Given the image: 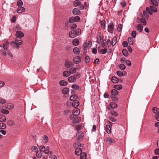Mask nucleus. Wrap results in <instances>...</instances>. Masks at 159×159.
<instances>
[{
	"label": "nucleus",
	"instance_id": "cd10ccee",
	"mask_svg": "<svg viewBox=\"0 0 159 159\" xmlns=\"http://www.w3.org/2000/svg\"><path fill=\"white\" fill-rule=\"evenodd\" d=\"M143 26L141 24H139L137 26V29L139 32H141L143 30Z\"/></svg>",
	"mask_w": 159,
	"mask_h": 159
},
{
	"label": "nucleus",
	"instance_id": "473e14b6",
	"mask_svg": "<svg viewBox=\"0 0 159 159\" xmlns=\"http://www.w3.org/2000/svg\"><path fill=\"white\" fill-rule=\"evenodd\" d=\"M59 84L62 86H64L66 85L68 83L65 80H61L59 82Z\"/></svg>",
	"mask_w": 159,
	"mask_h": 159
},
{
	"label": "nucleus",
	"instance_id": "e433bc0d",
	"mask_svg": "<svg viewBox=\"0 0 159 159\" xmlns=\"http://www.w3.org/2000/svg\"><path fill=\"white\" fill-rule=\"evenodd\" d=\"M150 8L151 10L154 12L155 13L157 11V9L154 6L153 7L151 6L150 7Z\"/></svg>",
	"mask_w": 159,
	"mask_h": 159
},
{
	"label": "nucleus",
	"instance_id": "2f4dec72",
	"mask_svg": "<svg viewBox=\"0 0 159 159\" xmlns=\"http://www.w3.org/2000/svg\"><path fill=\"white\" fill-rule=\"evenodd\" d=\"M81 2L79 0H75L74 1L73 4L75 7H77L80 5Z\"/></svg>",
	"mask_w": 159,
	"mask_h": 159
},
{
	"label": "nucleus",
	"instance_id": "8fccbe9b",
	"mask_svg": "<svg viewBox=\"0 0 159 159\" xmlns=\"http://www.w3.org/2000/svg\"><path fill=\"white\" fill-rule=\"evenodd\" d=\"M6 127V125L3 123H0V129H4Z\"/></svg>",
	"mask_w": 159,
	"mask_h": 159
},
{
	"label": "nucleus",
	"instance_id": "6ab92c4d",
	"mask_svg": "<svg viewBox=\"0 0 159 159\" xmlns=\"http://www.w3.org/2000/svg\"><path fill=\"white\" fill-rule=\"evenodd\" d=\"M79 105V102L77 100H75L72 103V106L75 107H77Z\"/></svg>",
	"mask_w": 159,
	"mask_h": 159
},
{
	"label": "nucleus",
	"instance_id": "412c9836",
	"mask_svg": "<svg viewBox=\"0 0 159 159\" xmlns=\"http://www.w3.org/2000/svg\"><path fill=\"white\" fill-rule=\"evenodd\" d=\"M6 117L5 116L2 115H0V121L4 122L6 121Z\"/></svg>",
	"mask_w": 159,
	"mask_h": 159
},
{
	"label": "nucleus",
	"instance_id": "f3484780",
	"mask_svg": "<svg viewBox=\"0 0 159 159\" xmlns=\"http://www.w3.org/2000/svg\"><path fill=\"white\" fill-rule=\"evenodd\" d=\"M137 22L139 23L142 24L143 25H146L147 22L143 18H141L140 20V21H138V19L137 20Z\"/></svg>",
	"mask_w": 159,
	"mask_h": 159
},
{
	"label": "nucleus",
	"instance_id": "338daca9",
	"mask_svg": "<svg viewBox=\"0 0 159 159\" xmlns=\"http://www.w3.org/2000/svg\"><path fill=\"white\" fill-rule=\"evenodd\" d=\"M123 46L124 47H126L128 46V43L126 41H124L122 43Z\"/></svg>",
	"mask_w": 159,
	"mask_h": 159
},
{
	"label": "nucleus",
	"instance_id": "79ce46f5",
	"mask_svg": "<svg viewBox=\"0 0 159 159\" xmlns=\"http://www.w3.org/2000/svg\"><path fill=\"white\" fill-rule=\"evenodd\" d=\"M1 112L2 113L5 114H7L9 113V111H8L4 109H2L1 110Z\"/></svg>",
	"mask_w": 159,
	"mask_h": 159
},
{
	"label": "nucleus",
	"instance_id": "2eb2a0df",
	"mask_svg": "<svg viewBox=\"0 0 159 159\" xmlns=\"http://www.w3.org/2000/svg\"><path fill=\"white\" fill-rule=\"evenodd\" d=\"M25 11V9L24 7H18L17 10V12L18 13H21Z\"/></svg>",
	"mask_w": 159,
	"mask_h": 159
},
{
	"label": "nucleus",
	"instance_id": "49530a36",
	"mask_svg": "<svg viewBox=\"0 0 159 159\" xmlns=\"http://www.w3.org/2000/svg\"><path fill=\"white\" fill-rule=\"evenodd\" d=\"M82 128V125L80 124L78 125H76L75 126V128L77 131H79Z\"/></svg>",
	"mask_w": 159,
	"mask_h": 159
},
{
	"label": "nucleus",
	"instance_id": "c85d7f7f",
	"mask_svg": "<svg viewBox=\"0 0 159 159\" xmlns=\"http://www.w3.org/2000/svg\"><path fill=\"white\" fill-rule=\"evenodd\" d=\"M111 94L113 95H117L118 94V92L115 89H113L111 91Z\"/></svg>",
	"mask_w": 159,
	"mask_h": 159
},
{
	"label": "nucleus",
	"instance_id": "5fc2aeb1",
	"mask_svg": "<svg viewBox=\"0 0 159 159\" xmlns=\"http://www.w3.org/2000/svg\"><path fill=\"white\" fill-rule=\"evenodd\" d=\"M85 60V62L86 63H89L90 62V58L88 56H86Z\"/></svg>",
	"mask_w": 159,
	"mask_h": 159
},
{
	"label": "nucleus",
	"instance_id": "423d86ee",
	"mask_svg": "<svg viewBox=\"0 0 159 159\" xmlns=\"http://www.w3.org/2000/svg\"><path fill=\"white\" fill-rule=\"evenodd\" d=\"M74 15H80L81 14V13L80 10L77 8H74L72 11Z\"/></svg>",
	"mask_w": 159,
	"mask_h": 159
},
{
	"label": "nucleus",
	"instance_id": "4468645a",
	"mask_svg": "<svg viewBox=\"0 0 159 159\" xmlns=\"http://www.w3.org/2000/svg\"><path fill=\"white\" fill-rule=\"evenodd\" d=\"M149 3L154 7H157L158 5L157 2L155 0H150L149 1Z\"/></svg>",
	"mask_w": 159,
	"mask_h": 159
},
{
	"label": "nucleus",
	"instance_id": "dca6fc26",
	"mask_svg": "<svg viewBox=\"0 0 159 159\" xmlns=\"http://www.w3.org/2000/svg\"><path fill=\"white\" fill-rule=\"evenodd\" d=\"M82 150L80 148H78L75 149V153L76 155L79 156L82 153Z\"/></svg>",
	"mask_w": 159,
	"mask_h": 159
},
{
	"label": "nucleus",
	"instance_id": "13d9d810",
	"mask_svg": "<svg viewBox=\"0 0 159 159\" xmlns=\"http://www.w3.org/2000/svg\"><path fill=\"white\" fill-rule=\"evenodd\" d=\"M123 25L121 24H119L118 26L117 30L118 31H120L122 28Z\"/></svg>",
	"mask_w": 159,
	"mask_h": 159
},
{
	"label": "nucleus",
	"instance_id": "6e6d98bb",
	"mask_svg": "<svg viewBox=\"0 0 159 159\" xmlns=\"http://www.w3.org/2000/svg\"><path fill=\"white\" fill-rule=\"evenodd\" d=\"M107 52V49L106 48H104L103 49H102L100 51V52L102 54H105Z\"/></svg>",
	"mask_w": 159,
	"mask_h": 159
},
{
	"label": "nucleus",
	"instance_id": "f8f14e48",
	"mask_svg": "<svg viewBox=\"0 0 159 159\" xmlns=\"http://www.w3.org/2000/svg\"><path fill=\"white\" fill-rule=\"evenodd\" d=\"M73 64L71 61H66L65 63V66L67 68H70L72 67Z\"/></svg>",
	"mask_w": 159,
	"mask_h": 159
},
{
	"label": "nucleus",
	"instance_id": "f704fd0d",
	"mask_svg": "<svg viewBox=\"0 0 159 159\" xmlns=\"http://www.w3.org/2000/svg\"><path fill=\"white\" fill-rule=\"evenodd\" d=\"M80 155L81 159H85L87 157V154L85 152L81 153Z\"/></svg>",
	"mask_w": 159,
	"mask_h": 159
},
{
	"label": "nucleus",
	"instance_id": "0e129e2a",
	"mask_svg": "<svg viewBox=\"0 0 159 159\" xmlns=\"http://www.w3.org/2000/svg\"><path fill=\"white\" fill-rule=\"evenodd\" d=\"M49 148L48 146H47L46 147V150L44 152V153L45 154H48L49 153Z\"/></svg>",
	"mask_w": 159,
	"mask_h": 159
},
{
	"label": "nucleus",
	"instance_id": "39448f33",
	"mask_svg": "<svg viewBox=\"0 0 159 159\" xmlns=\"http://www.w3.org/2000/svg\"><path fill=\"white\" fill-rule=\"evenodd\" d=\"M114 25L112 23H110L108 26V31L111 33H112L114 30Z\"/></svg>",
	"mask_w": 159,
	"mask_h": 159
},
{
	"label": "nucleus",
	"instance_id": "c756f323",
	"mask_svg": "<svg viewBox=\"0 0 159 159\" xmlns=\"http://www.w3.org/2000/svg\"><path fill=\"white\" fill-rule=\"evenodd\" d=\"M119 80L115 76H113L111 78V81L114 83H116L118 82Z\"/></svg>",
	"mask_w": 159,
	"mask_h": 159
},
{
	"label": "nucleus",
	"instance_id": "f03ea898",
	"mask_svg": "<svg viewBox=\"0 0 159 159\" xmlns=\"http://www.w3.org/2000/svg\"><path fill=\"white\" fill-rule=\"evenodd\" d=\"M80 74L78 73H76L73 75L69 77L68 78V80L70 82H75L77 79L80 77Z\"/></svg>",
	"mask_w": 159,
	"mask_h": 159
},
{
	"label": "nucleus",
	"instance_id": "a878e982",
	"mask_svg": "<svg viewBox=\"0 0 159 159\" xmlns=\"http://www.w3.org/2000/svg\"><path fill=\"white\" fill-rule=\"evenodd\" d=\"M106 130L107 133L108 134H110L111 133V129L110 126L109 125H107L106 127Z\"/></svg>",
	"mask_w": 159,
	"mask_h": 159
},
{
	"label": "nucleus",
	"instance_id": "37998d69",
	"mask_svg": "<svg viewBox=\"0 0 159 159\" xmlns=\"http://www.w3.org/2000/svg\"><path fill=\"white\" fill-rule=\"evenodd\" d=\"M23 4L22 1L21 0H19L17 2V5L19 7H21Z\"/></svg>",
	"mask_w": 159,
	"mask_h": 159
},
{
	"label": "nucleus",
	"instance_id": "ddd939ff",
	"mask_svg": "<svg viewBox=\"0 0 159 159\" xmlns=\"http://www.w3.org/2000/svg\"><path fill=\"white\" fill-rule=\"evenodd\" d=\"M5 107L9 110H11L14 108V105L11 103L6 104L5 106Z\"/></svg>",
	"mask_w": 159,
	"mask_h": 159
},
{
	"label": "nucleus",
	"instance_id": "5701e85b",
	"mask_svg": "<svg viewBox=\"0 0 159 159\" xmlns=\"http://www.w3.org/2000/svg\"><path fill=\"white\" fill-rule=\"evenodd\" d=\"M70 75L69 71H65L63 73V75L64 77H68Z\"/></svg>",
	"mask_w": 159,
	"mask_h": 159
},
{
	"label": "nucleus",
	"instance_id": "c9c22d12",
	"mask_svg": "<svg viewBox=\"0 0 159 159\" xmlns=\"http://www.w3.org/2000/svg\"><path fill=\"white\" fill-rule=\"evenodd\" d=\"M122 52L123 55L125 57H127L128 56V53L126 49H123Z\"/></svg>",
	"mask_w": 159,
	"mask_h": 159
},
{
	"label": "nucleus",
	"instance_id": "a19ab883",
	"mask_svg": "<svg viewBox=\"0 0 159 159\" xmlns=\"http://www.w3.org/2000/svg\"><path fill=\"white\" fill-rule=\"evenodd\" d=\"M114 88L117 90H120L122 88V86L120 85H116L114 86Z\"/></svg>",
	"mask_w": 159,
	"mask_h": 159
},
{
	"label": "nucleus",
	"instance_id": "a211bd4d",
	"mask_svg": "<svg viewBox=\"0 0 159 159\" xmlns=\"http://www.w3.org/2000/svg\"><path fill=\"white\" fill-rule=\"evenodd\" d=\"M73 52L76 55H79L80 53V50L77 47H75L73 49Z\"/></svg>",
	"mask_w": 159,
	"mask_h": 159
},
{
	"label": "nucleus",
	"instance_id": "3c124183",
	"mask_svg": "<svg viewBox=\"0 0 159 159\" xmlns=\"http://www.w3.org/2000/svg\"><path fill=\"white\" fill-rule=\"evenodd\" d=\"M119 68L121 70H124L125 68V65L122 64H120L119 66Z\"/></svg>",
	"mask_w": 159,
	"mask_h": 159
},
{
	"label": "nucleus",
	"instance_id": "393cba45",
	"mask_svg": "<svg viewBox=\"0 0 159 159\" xmlns=\"http://www.w3.org/2000/svg\"><path fill=\"white\" fill-rule=\"evenodd\" d=\"M48 137L46 135H44L43 137L42 141L44 143H47L48 141Z\"/></svg>",
	"mask_w": 159,
	"mask_h": 159
},
{
	"label": "nucleus",
	"instance_id": "4d7b16f0",
	"mask_svg": "<svg viewBox=\"0 0 159 159\" xmlns=\"http://www.w3.org/2000/svg\"><path fill=\"white\" fill-rule=\"evenodd\" d=\"M116 74L117 75L120 77L122 76L123 75V73L120 71H118L116 72Z\"/></svg>",
	"mask_w": 159,
	"mask_h": 159
},
{
	"label": "nucleus",
	"instance_id": "9b49d317",
	"mask_svg": "<svg viewBox=\"0 0 159 159\" xmlns=\"http://www.w3.org/2000/svg\"><path fill=\"white\" fill-rule=\"evenodd\" d=\"M80 113V110L78 108H75L73 111V116H77Z\"/></svg>",
	"mask_w": 159,
	"mask_h": 159
},
{
	"label": "nucleus",
	"instance_id": "c03bdc74",
	"mask_svg": "<svg viewBox=\"0 0 159 159\" xmlns=\"http://www.w3.org/2000/svg\"><path fill=\"white\" fill-rule=\"evenodd\" d=\"M110 113L112 115L116 117H117L118 116V114L114 111H110Z\"/></svg>",
	"mask_w": 159,
	"mask_h": 159
},
{
	"label": "nucleus",
	"instance_id": "f257e3e1",
	"mask_svg": "<svg viewBox=\"0 0 159 159\" xmlns=\"http://www.w3.org/2000/svg\"><path fill=\"white\" fill-rule=\"evenodd\" d=\"M22 44V41L21 39L20 38H16L15 39V41H12L11 42V44H13V47L17 48L19 49L20 48V45H21Z\"/></svg>",
	"mask_w": 159,
	"mask_h": 159
},
{
	"label": "nucleus",
	"instance_id": "58836bf2",
	"mask_svg": "<svg viewBox=\"0 0 159 159\" xmlns=\"http://www.w3.org/2000/svg\"><path fill=\"white\" fill-rule=\"evenodd\" d=\"M128 41L130 45H133V39L131 37L128 38Z\"/></svg>",
	"mask_w": 159,
	"mask_h": 159
},
{
	"label": "nucleus",
	"instance_id": "864d4df0",
	"mask_svg": "<svg viewBox=\"0 0 159 159\" xmlns=\"http://www.w3.org/2000/svg\"><path fill=\"white\" fill-rule=\"evenodd\" d=\"M14 124L15 123L13 121L9 120L7 121V124L10 126H13Z\"/></svg>",
	"mask_w": 159,
	"mask_h": 159
},
{
	"label": "nucleus",
	"instance_id": "0eeeda50",
	"mask_svg": "<svg viewBox=\"0 0 159 159\" xmlns=\"http://www.w3.org/2000/svg\"><path fill=\"white\" fill-rule=\"evenodd\" d=\"M69 35L71 38H74L77 36L75 31L73 30H71L69 32Z\"/></svg>",
	"mask_w": 159,
	"mask_h": 159
},
{
	"label": "nucleus",
	"instance_id": "9d476101",
	"mask_svg": "<svg viewBox=\"0 0 159 159\" xmlns=\"http://www.w3.org/2000/svg\"><path fill=\"white\" fill-rule=\"evenodd\" d=\"M16 35L17 37V38H20L21 39L22 37L24 36V34L21 31H17L16 32Z\"/></svg>",
	"mask_w": 159,
	"mask_h": 159
},
{
	"label": "nucleus",
	"instance_id": "774afa93",
	"mask_svg": "<svg viewBox=\"0 0 159 159\" xmlns=\"http://www.w3.org/2000/svg\"><path fill=\"white\" fill-rule=\"evenodd\" d=\"M101 27L103 29L105 28V21H102L101 22Z\"/></svg>",
	"mask_w": 159,
	"mask_h": 159
},
{
	"label": "nucleus",
	"instance_id": "b1692460",
	"mask_svg": "<svg viewBox=\"0 0 159 159\" xmlns=\"http://www.w3.org/2000/svg\"><path fill=\"white\" fill-rule=\"evenodd\" d=\"M78 98L77 95L76 94H74L71 95L70 98V100L73 101L76 100Z\"/></svg>",
	"mask_w": 159,
	"mask_h": 159
},
{
	"label": "nucleus",
	"instance_id": "ea45409f",
	"mask_svg": "<svg viewBox=\"0 0 159 159\" xmlns=\"http://www.w3.org/2000/svg\"><path fill=\"white\" fill-rule=\"evenodd\" d=\"M69 91V89L68 88H65L62 90V92L64 94H67Z\"/></svg>",
	"mask_w": 159,
	"mask_h": 159
},
{
	"label": "nucleus",
	"instance_id": "1a4fd4ad",
	"mask_svg": "<svg viewBox=\"0 0 159 159\" xmlns=\"http://www.w3.org/2000/svg\"><path fill=\"white\" fill-rule=\"evenodd\" d=\"M83 136L84 134L81 132H79L76 134V137L77 139H80L83 137Z\"/></svg>",
	"mask_w": 159,
	"mask_h": 159
},
{
	"label": "nucleus",
	"instance_id": "a18cd8bd",
	"mask_svg": "<svg viewBox=\"0 0 159 159\" xmlns=\"http://www.w3.org/2000/svg\"><path fill=\"white\" fill-rule=\"evenodd\" d=\"M146 10L147 12H148L150 15H152V14H153L152 11L150 9V8H149L148 7H147L146 8Z\"/></svg>",
	"mask_w": 159,
	"mask_h": 159
},
{
	"label": "nucleus",
	"instance_id": "aec40b11",
	"mask_svg": "<svg viewBox=\"0 0 159 159\" xmlns=\"http://www.w3.org/2000/svg\"><path fill=\"white\" fill-rule=\"evenodd\" d=\"M103 40L102 35L100 34L98 36L97 42L98 43L100 44Z\"/></svg>",
	"mask_w": 159,
	"mask_h": 159
},
{
	"label": "nucleus",
	"instance_id": "4be33fe9",
	"mask_svg": "<svg viewBox=\"0 0 159 159\" xmlns=\"http://www.w3.org/2000/svg\"><path fill=\"white\" fill-rule=\"evenodd\" d=\"M73 44L74 46H77L79 44V41L78 39H74L72 41Z\"/></svg>",
	"mask_w": 159,
	"mask_h": 159
},
{
	"label": "nucleus",
	"instance_id": "680f3d73",
	"mask_svg": "<svg viewBox=\"0 0 159 159\" xmlns=\"http://www.w3.org/2000/svg\"><path fill=\"white\" fill-rule=\"evenodd\" d=\"M71 87L73 89L77 90L79 89V86L78 85H73Z\"/></svg>",
	"mask_w": 159,
	"mask_h": 159
},
{
	"label": "nucleus",
	"instance_id": "7ed1b4c3",
	"mask_svg": "<svg viewBox=\"0 0 159 159\" xmlns=\"http://www.w3.org/2000/svg\"><path fill=\"white\" fill-rule=\"evenodd\" d=\"M70 118L71 119H74L71 123V125L72 126H74L76 123H79L81 121V118L79 116L74 118L73 116H70Z\"/></svg>",
	"mask_w": 159,
	"mask_h": 159
},
{
	"label": "nucleus",
	"instance_id": "72a5a7b5",
	"mask_svg": "<svg viewBox=\"0 0 159 159\" xmlns=\"http://www.w3.org/2000/svg\"><path fill=\"white\" fill-rule=\"evenodd\" d=\"M77 70V69L75 67H71L69 70V72L70 74H73L75 73Z\"/></svg>",
	"mask_w": 159,
	"mask_h": 159
},
{
	"label": "nucleus",
	"instance_id": "bb28decb",
	"mask_svg": "<svg viewBox=\"0 0 159 159\" xmlns=\"http://www.w3.org/2000/svg\"><path fill=\"white\" fill-rule=\"evenodd\" d=\"M117 38L116 36H115L113 38V39L111 41V45L113 46L116 44V43Z\"/></svg>",
	"mask_w": 159,
	"mask_h": 159
},
{
	"label": "nucleus",
	"instance_id": "20e7f679",
	"mask_svg": "<svg viewBox=\"0 0 159 159\" xmlns=\"http://www.w3.org/2000/svg\"><path fill=\"white\" fill-rule=\"evenodd\" d=\"M73 62L76 64L80 63L81 61V58L80 57L76 56L74 57L73 59Z\"/></svg>",
	"mask_w": 159,
	"mask_h": 159
},
{
	"label": "nucleus",
	"instance_id": "bf43d9fd",
	"mask_svg": "<svg viewBox=\"0 0 159 159\" xmlns=\"http://www.w3.org/2000/svg\"><path fill=\"white\" fill-rule=\"evenodd\" d=\"M69 21L70 23H73L75 22L74 17H71L69 18Z\"/></svg>",
	"mask_w": 159,
	"mask_h": 159
},
{
	"label": "nucleus",
	"instance_id": "7c9ffc66",
	"mask_svg": "<svg viewBox=\"0 0 159 159\" xmlns=\"http://www.w3.org/2000/svg\"><path fill=\"white\" fill-rule=\"evenodd\" d=\"M117 105L116 103L112 102L110 103V108L113 109L116 108L117 107Z\"/></svg>",
	"mask_w": 159,
	"mask_h": 159
},
{
	"label": "nucleus",
	"instance_id": "6e6552de",
	"mask_svg": "<svg viewBox=\"0 0 159 159\" xmlns=\"http://www.w3.org/2000/svg\"><path fill=\"white\" fill-rule=\"evenodd\" d=\"M106 142L109 145L111 144L112 143H114L115 141L114 140H112L110 137L107 138L106 139Z\"/></svg>",
	"mask_w": 159,
	"mask_h": 159
},
{
	"label": "nucleus",
	"instance_id": "69168bd1",
	"mask_svg": "<svg viewBox=\"0 0 159 159\" xmlns=\"http://www.w3.org/2000/svg\"><path fill=\"white\" fill-rule=\"evenodd\" d=\"M32 150L33 151H34L36 152L38 151V148L37 147L35 146H33L32 148Z\"/></svg>",
	"mask_w": 159,
	"mask_h": 159
},
{
	"label": "nucleus",
	"instance_id": "e2e57ef3",
	"mask_svg": "<svg viewBox=\"0 0 159 159\" xmlns=\"http://www.w3.org/2000/svg\"><path fill=\"white\" fill-rule=\"evenodd\" d=\"M74 21L75 22H78L80 20V18L78 16H76L75 17H74Z\"/></svg>",
	"mask_w": 159,
	"mask_h": 159
},
{
	"label": "nucleus",
	"instance_id": "603ef678",
	"mask_svg": "<svg viewBox=\"0 0 159 159\" xmlns=\"http://www.w3.org/2000/svg\"><path fill=\"white\" fill-rule=\"evenodd\" d=\"M77 27V25L75 24H72L70 27V29L71 30H73L75 29Z\"/></svg>",
	"mask_w": 159,
	"mask_h": 159
},
{
	"label": "nucleus",
	"instance_id": "4c0bfd02",
	"mask_svg": "<svg viewBox=\"0 0 159 159\" xmlns=\"http://www.w3.org/2000/svg\"><path fill=\"white\" fill-rule=\"evenodd\" d=\"M39 149L40 152H44L46 148L44 146L42 145L39 147Z\"/></svg>",
	"mask_w": 159,
	"mask_h": 159
},
{
	"label": "nucleus",
	"instance_id": "052dcab7",
	"mask_svg": "<svg viewBox=\"0 0 159 159\" xmlns=\"http://www.w3.org/2000/svg\"><path fill=\"white\" fill-rule=\"evenodd\" d=\"M136 35V32L135 31H133L131 33V36L133 38H135Z\"/></svg>",
	"mask_w": 159,
	"mask_h": 159
},
{
	"label": "nucleus",
	"instance_id": "de8ad7c7",
	"mask_svg": "<svg viewBox=\"0 0 159 159\" xmlns=\"http://www.w3.org/2000/svg\"><path fill=\"white\" fill-rule=\"evenodd\" d=\"M75 31L76 35H79L80 34L81 30L80 29H77Z\"/></svg>",
	"mask_w": 159,
	"mask_h": 159
},
{
	"label": "nucleus",
	"instance_id": "09e8293b",
	"mask_svg": "<svg viewBox=\"0 0 159 159\" xmlns=\"http://www.w3.org/2000/svg\"><path fill=\"white\" fill-rule=\"evenodd\" d=\"M6 102V101L4 98L0 97V103L2 104H5Z\"/></svg>",
	"mask_w": 159,
	"mask_h": 159
}]
</instances>
